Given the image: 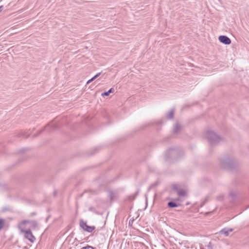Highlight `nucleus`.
Instances as JSON below:
<instances>
[{"mask_svg": "<svg viewBox=\"0 0 249 249\" xmlns=\"http://www.w3.org/2000/svg\"><path fill=\"white\" fill-rule=\"evenodd\" d=\"M38 224L35 220H23L18 224V227L20 231H24V230H36L38 229Z\"/></svg>", "mask_w": 249, "mask_h": 249, "instance_id": "nucleus-1", "label": "nucleus"}, {"mask_svg": "<svg viewBox=\"0 0 249 249\" xmlns=\"http://www.w3.org/2000/svg\"><path fill=\"white\" fill-rule=\"evenodd\" d=\"M206 137L211 144H215L221 141V138L212 130H209L206 132Z\"/></svg>", "mask_w": 249, "mask_h": 249, "instance_id": "nucleus-2", "label": "nucleus"}, {"mask_svg": "<svg viewBox=\"0 0 249 249\" xmlns=\"http://www.w3.org/2000/svg\"><path fill=\"white\" fill-rule=\"evenodd\" d=\"M222 167L227 169H232L235 166V163L233 160L229 158H223L220 160Z\"/></svg>", "mask_w": 249, "mask_h": 249, "instance_id": "nucleus-3", "label": "nucleus"}, {"mask_svg": "<svg viewBox=\"0 0 249 249\" xmlns=\"http://www.w3.org/2000/svg\"><path fill=\"white\" fill-rule=\"evenodd\" d=\"M172 190H174L175 193H176L179 197L183 198L187 197L188 196L187 192L184 189H183L181 186L179 184H176L173 185Z\"/></svg>", "mask_w": 249, "mask_h": 249, "instance_id": "nucleus-4", "label": "nucleus"}, {"mask_svg": "<svg viewBox=\"0 0 249 249\" xmlns=\"http://www.w3.org/2000/svg\"><path fill=\"white\" fill-rule=\"evenodd\" d=\"M183 155V152L181 149L172 148V163L177 162Z\"/></svg>", "mask_w": 249, "mask_h": 249, "instance_id": "nucleus-5", "label": "nucleus"}, {"mask_svg": "<svg viewBox=\"0 0 249 249\" xmlns=\"http://www.w3.org/2000/svg\"><path fill=\"white\" fill-rule=\"evenodd\" d=\"M21 232L25 234V237L30 241L31 243H33L36 240V237L32 234L30 229L24 230V231H20Z\"/></svg>", "mask_w": 249, "mask_h": 249, "instance_id": "nucleus-6", "label": "nucleus"}, {"mask_svg": "<svg viewBox=\"0 0 249 249\" xmlns=\"http://www.w3.org/2000/svg\"><path fill=\"white\" fill-rule=\"evenodd\" d=\"M183 127L182 125L178 122H177L175 124V125L172 131V135H178L182 130Z\"/></svg>", "mask_w": 249, "mask_h": 249, "instance_id": "nucleus-7", "label": "nucleus"}, {"mask_svg": "<svg viewBox=\"0 0 249 249\" xmlns=\"http://www.w3.org/2000/svg\"><path fill=\"white\" fill-rule=\"evenodd\" d=\"M80 225L85 231L89 232H92L95 229L94 227L88 226L83 220L80 221Z\"/></svg>", "mask_w": 249, "mask_h": 249, "instance_id": "nucleus-8", "label": "nucleus"}, {"mask_svg": "<svg viewBox=\"0 0 249 249\" xmlns=\"http://www.w3.org/2000/svg\"><path fill=\"white\" fill-rule=\"evenodd\" d=\"M183 201V198L179 197L176 199H172V207L175 208L181 206V203Z\"/></svg>", "mask_w": 249, "mask_h": 249, "instance_id": "nucleus-9", "label": "nucleus"}, {"mask_svg": "<svg viewBox=\"0 0 249 249\" xmlns=\"http://www.w3.org/2000/svg\"><path fill=\"white\" fill-rule=\"evenodd\" d=\"M218 39L221 43L225 45H229L231 43L230 38L226 36H220L218 37Z\"/></svg>", "mask_w": 249, "mask_h": 249, "instance_id": "nucleus-10", "label": "nucleus"}, {"mask_svg": "<svg viewBox=\"0 0 249 249\" xmlns=\"http://www.w3.org/2000/svg\"><path fill=\"white\" fill-rule=\"evenodd\" d=\"M232 231H233V230L232 229H224L220 231V233L223 234L225 236H227L229 235V232Z\"/></svg>", "mask_w": 249, "mask_h": 249, "instance_id": "nucleus-11", "label": "nucleus"}, {"mask_svg": "<svg viewBox=\"0 0 249 249\" xmlns=\"http://www.w3.org/2000/svg\"><path fill=\"white\" fill-rule=\"evenodd\" d=\"M114 89L113 88H111L107 91H106V92H105L102 93L101 95H102V96H108L110 93H113V92H114Z\"/></svg>", "mask_w": 249, "mask_h": 249, "instance_id": "nucleus-12", "label": "nucleus"}, {"mask_svg": "<svg viewBox=\"0 0 249 249\" xmlns=\"http://www.w3.org/2000/svg\"><path fill=\"white\" fill-rule=\"evenodd\" d=\"M170 156H171V151H170V150H168V151H166V152L165 154L164 159H165V160H170Z\"/></svg>", "mask_w": 249, "mask_h": 249, "instance_id": "nucleus-13", "label": "nucleus"}, {"mask_svg": "<svg viewBox=\"0 0 249 249\" xmlns=\"http://www.w3.org/2000/svg\"><path fill=\"white\" fill-rule=\"evenodd\" d=\"M100 74H101L100 72L98 73L94 77H93L91 79L88 80L87 84H88L90 83V82H91L92 81H93L95 78H97L99 75H100Z\"/></svg>", "mask_w": 249, "mask_h": 249, "instance_id": "nucleus-14", "label": "nucleus"}, {"mask_svg": "<svg viewBox=\"0 0 249 249\" xmlns=\"http://www.w3.org/2000/svg\"><path fill=\"white\" fill-rule=\"evenodd\" d=\"M5 223V220L3 219H0V230L3 227Z\"/></svg>", "mask_w": 249, "mask_h": 249, "instance_id": "nucleus-15", "label": "nucleus"}, {"mask_svg": "<svg viewBox=\"0 0 249 249\" xmlns=\"http://www.w3.org/2000/svg\"><path fill=\"white\" fill-rule=\"evenodd\" d=\"M109 197L110 199H113L115 197V196H114V193L110 191L109 192Z\"/></svg>", "mask_w": 249, "mask_h": 249, "instance_id": "nucleus-16", "label": "nucleus"}, {"mask_svg": "<svg viewBox=\"0 0 249 249\" xmlns=\"http://www.w3.org/2000/svg\"><path fill=\"white\" fill-rule=\"evenodd\" d=\"M167 117L169 119H171V111H169L167 114Z\"/></svg>", "mask_w": 249, "mask_h": 249, "instance_id": "nucleus-17", "label": "nucleus"}, {"mask_svg": "<svg viewBox=\"0 0 249 249\" xmlns=\"http://www.w3.org/2000/svg\"><path fill=\"white\" fill-rule=\"evenodd\" d=\"M81 249H94L93 247L90 246H88L85 247H83Z\"/></svg>", "mask_w": 249, "mask_h": 249, "instance_id": "nucleus-18", "label": "nucleus"}, {"mask_svg": "<svg viewBox=\"0 0 249 249\" xmlns=\"http://www.w3.org/2000/svg\"><path fill=\"white\" fill-rule=\"evenodd\" d=\"M230 196L232 198V199H234L235 198V196L233 193H231L230 194Z\"/></svg>", "mask_w": 249, "mask_h": 249, "instance_id": "nucleus-19", "label": "nucleus"}, {"mask_svg": "<svg viewBox=\"0 0 249 249\" xmlns=\"http://www.w3.org/2000/svg\"><path fill=\"white\" fill-rule=\"evenodd\" d=\"M171 205H172V203H171V200L169 202H168V206L170 208H171Z\"/></svg>", "mask_w": 249, "mask_h": 249, "instance_id": "nucleus-20", "label": "nucleus"}, {"mask_svg": "<svg viewBox=\"0 0 249 249\" xmlns=\"http://www.w3.org/2000/svg\"><path fill=\"white\" fill-rule=\"evenodd\" d=\"M2 7H3V6H0V11H1V10L2 9Z\"/></svg>", "mask_w": 249, "mask_h": 249, "instance_id": "nucleus-21", "label": "nucleus"}, {"mask_svg": "<svg viewBox=\"0 0 249 249\" xmlns=\"http://www.w3.org/2000/svg\"><path fill=\"white\" fill-rule=\"evenodd\" d=\"M189 204H190V202H187L186 204V205H188Z\"/></svg>", "mask_w": 249, "mask_h": 249, "instance_id": "nucleus-22", "label": "nucleus"}, {"mask_svg": "<svg viewBox=\"0 0 249 249\" xmlns=\"http://www.w3.org/2000/svg\"><path fill=\"white\" fill-rule=\"evenodd\" d=\"M172 117H173V111H172Z\"/></svg>", "mask_w": 249, "mask_h": 249, "instance_id": "nucleus-23", "label": "nucleus"}]
</instances>
